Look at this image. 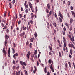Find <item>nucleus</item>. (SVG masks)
<instances>
[{"label":"nucleus","instance_id":"1","mask_svg":"<svg viewBox=\"0 0 75 75\" xmlns=\"http://www.w3.org/2000/svg\"><path fill=\"white\" fill-rule=\"evenodd\" d=\"M30 52L29 51L28 52L26 55V57L28 59H29V58H30Z\"/></svg>","mask_w":75,"mask_h":75},{"label":"nucleus","instance_id":"2","mask_svg":"<svg viewBox=\"0 0 75 75\" xmlns=\"http://www.w3.org/2000/svg\"><path fill=\"white\" fill-rule=\"evenodd\" d=\"M17 56H18V54L17 53H16L14 54L13 57L15 59H16V57H17Z\"/></svg>","mask_w":75,"mask_h":75},{"label":"nucleus","instance_id":"3","mask_svg":"<svg viewBox=\"0 0 75 75\" xmlns=\"http://www.w3.org/2000/svg\"><path fill=\"white\" fill-rule=\"evenodd\" d=\"M29 6L30 8L32 10V8H33V5H32V4H31L30 2L29 3Z\"/></svg>","mask_w":75,"mask_h":75},{"label":"nucleus","instance_id":"4","mask_svg":"<svg viewBox=\"0 0 75 75\" xmlns=\"http://www.w3.org/2000/svg\"><path fill=\"white\" fill-rule=\"evenodd\" d=\"M69 47H70V48H72V47H74V45H73V44H69Z\"/></svg>","mask_w":75,"mask_h":75},{"label":"nucleus","instance_id":"5","mask_svg":"<svg viewBox=\"0 0 75 75\" xmlns=\"http://www.w3.org/2000/svg\"><path fill=\"white\" fill-rule=\"evenodd\" d=\"M2 52L3 53L5 56H6V55H7V52H6V50L3 51H2Z\"/></svg>","mask_w":75,"mask_h":75},{"label":"nucleus","instance_id":"6","mask_svg":"<svg viewBox=\"0 0 75 75\" xmlns=\"http://www.w3.org/2000/svg\"><path fill=\"white\" fill-rule=\"evenodd\" d=\"M34 68L35 69V70L33 71V73L34 74H35V72H36V71H37V68H36V67H35V66H34Z\"/></svg>","mask_w":75,"mask_h":75},{"label":"nucleus","instance_id":"7","mask_svg":"<svg viewBox=\"0 0 75 75\" xmlns=\"http://www.w3.org/2000/svg\"><path fill=\"white\" fill-rule=\"evenodd\" d=\"M24 25H23L22 26V28L23 29V31H25V30H26V29H27V27H24Z\"/></svg>","mask_w":75,"mask_h":75},{"label":"nucleus","instance_id":"8","mask_svg":"<svg viewBox=\"0 0 75 75\" xmlns=\"http://www.w3.org/2000/svg\"><path fill=\"white\" fill-rule=\"evenodd\" d=\"M50 4L49 3L47 4V7L48 9H50Z\"/></svg>","mask_w":75,"mask_h":75},{"label":"nucleus","instance_id":"9","mask_svg":"<svg viewBox=\"0 0 75 75\" xmlns=\"http://www.w3.org/2000/svg\"><path fill=\"white\" fill-rule=\"evenodd\" d=\"M25 35V32H23L22 33L20 34V36H21V37H23V35Z\"/></svg>","mask_w":75,"mask_h":75},{"label":"nucleus","instance_id":"10","mask_svg":"<svg viewBox=\"0 0 75 75\" xmlns=\"http://www.w3.org/2000/svg\"><path fill=\"white\" fill-rule=\"evenodd\" d=\"M49 48L50 50V52H52V47H51V46H49Z\"/></svg>","mask_w":75,"mask_h":75},{"label":"nucleus","instance_id":"11","mask_svg":"<svg viewBox=\"0 0 75 75\" xmlns=\"http://www.w3.org/2000/svg\"><path fill=\"white\" fill-rule=\"evenodd\" d=\"M71 13H72V15L74 17H75V12H74V11H71Z\"/></svg>","mask_w":75,"mask_h":75},{"label":"nucleus","instance_id":"12","mask_svg":"<svg viewBox=\"0 0 75 75\" xmlns=\"http://www.w3.org/2000/svg\"><path fill=\"white\" fill-rule=\"evenodd\" d=\"M44 72H45V73L47 72V67H45L44 68Z\"/></svg>","mask_w":75,"mask_h":75},{"label":"nucleus","instance_id":"13","mask_svg":"<svg viewBox=\"0 0 75 75\" xmlns=\"http://www.w3.org/2000/svg\"><path fill=\"white\" fill-rule=\"evenodd\" d=\"M7 40H5V44L4 45L6 46L7 45Z\"/></svg>","mask_w":75,"mask_h":75},{"label":"nucleus","instance_id":"14","mask_svg":"<svg viewBox=\"0 0 75 75\" xmlns=\"http://www.w3.org/2000/svg\"><path fill=\"white\" fill-rule=\"evenodd\" d=\"M63 39L64 40L63 41V42H66V39H65V37H63Z\"/></svg>","mask_w":75,"mask_h":75},{"label":"nucleus","instance_id":"15","mask_svg":"<svg viewBox=\"0 0 75 75\" xmlns=\"http://www.w3.org/2000/svg\"><path fill=\"white\" fill-rule=\"evenodd\" d=\"M33 39H34V38L33 37V38H32L30 39V41L31 42H33Z\"/></svg>","mask_w":75,"mask_h":75},{"label":"nucleus","instance_id":"16","mask_svg":"<svg viewBox=\"0 0 75 75\" xmlns=\"http://www.w3.org/2000/svg\"><path fill=\"white\" fill-rule=\"evenodd\" d=\"M5 37L6 39V40H8V35H6L5 36Z\"/></svg>","mask_w":75,"mask_h":75},{"label":"nucleus","instance_id":"17","mask_svg":"<svg viewBox=\"0 0 75 75\" xmlns=\"http://www.w3.org/2000/svg\"><path fill=\"white\" fill-rule=\"evenodd\" d=\"M68 64H69V66L70 67V68H71V63L70 61L68 62Z\"/></svg>","mask_w":75,"mask_h":75},{"label":"nucleus","instance_id":"18","mask_svg":"<svg viewBox=\"0 0 75 75\" xmlns=\"http://www.w3.org/2000/svg\"><path fill=\"white\" fill-rule=\"evenodd\" d=\"M74 21V20H73V19H72V18H71L70 19V22L71 24V23H72V21Z\"/></svg>","mask_w":75,"mask_h":75},{"label":"nucleus","instance_id":"19","mask_svg":"<svg viewBox=\"0 0 75 75\" xmlns=\"http://www.w3.org/2000/svg\"><path fill=\"white\" fill-rule=\"evenodd\" d=\"M69 30L70 31H72V26H70V28H69Z\"/></svg>","mask_w":75,"mask_h":75},{"label":"nucleus","instance_id":"20","mask_svg":"<svg viewBox=\"0 0 75 75\" xmlns=\"http://www.w3.org/2000/svg\"><path fill=\"white\" fill-rule=\"evenodd\" d=\"M16 75H20V71H18V73L17 72H16Z\"/></svg>","mask_w":75,"mask_h":75},{"label":"nucleus","instance_id":"21","mask_svg":"<svg viewBox=\"0 0 75 75\" xmlns=\"http://www.w3.org/2000/svg\"><path fill=\"white\" fill-rule=\"evenodd\" d=\"M26 46H28L29 45V42H28V41H27L26 42Z\"/></svg>","mask_w":75,"mask_h":75},{"label":"nucleus","instance_id":"22","mask_svg":"<svg viewBox=\"0 0 75 75\" xmlns=\"http://www.w3.org/2000/svg\"><path fill=\"white\" fill-rule=\"evenodd\" d=\"M70 54L71 55H72V49H70Z\"/></svg>","mask_w":75,"mask_h":75},{"label":"nucleus","instance_id":"23","mask_svg":"<svg viewBox=\"0 0 75 75\" xmlns=\"http://www.w3.org/2000/svg\"><path fill=\"white\" fill-rule=\"evenodd\" d=\"M10 51H8V56L9 58H10Z\"/></svg>","mask_w":75,"mask_h":75},{"label":"nucleus","instance_id":"24","mask_svg":"<svg viewBox=\"0 0 75 75\" xmlns=\"http://www.w3.org/2000/svg\"><path fill=\"white\" fill-rule=\"evenodd\" d=\"M59 55L61 58L62 57V56H61V52H60L59 51Z\"/></svg>","mask_w":75,"mask_h":75},{"label":"nucleus","instance_id":"25","mask_svg":"<svg viewBox=\"0 0 75 75\" xmlns=\"http://www.w3.org/2000/svg\"><path fill=\"white\" fill-rule=\"evenodd\" d=\"M12 50L13 53L14 54V53H15V50H14V49L13 48H12Z\"/></svg>","mask_w":75,"mask_h":75},{"label":"nucleus","instance_id":"26","mask_svg":"<svg viewBox=\"0 0 75 75\" xmlns=\"http://www.w3.org/2000/svg\"><path fill=\"white\" fill-rule=\"evenodd\" d=\"M67 2H68L67 5H68V6H69L71 4V2H70V1H68Z\"/></svg>","mask_w":75,"mask_h":75},{"label":"nucleus","instance_id":"27","mask_svg":"<svg viewBox=\"0 0 75 75\" xmlns=\"http://www.w3.org/2000/svg\"><path fill=\"white\" fill-rule=\"evenodd\" d=\"M23 17V15L22 14H19V18H21Z\"/></svg>","mask_w":75,"mask_h":75},{"label":"nucleus","instance_id":"28","mask_svg":"<svg viewBox=\"0 0 75 75\" xmlns=\"http://www.w3.org/2000/svg\"><path fill=\"white\" fill-rule=\"evenodd\" d=\"M53 24L55 27H57V23H56V22H54V24L53 23Z\"/></svg>","mask_w":75,"mask_h":75},{"label":"nucleus","instance_id":"29","mask_svg":"<svg viewBox=\"0 0 75 75\" xmlns=\"http://www.w3.org/2000/svg\"><path fill=\"white\" fill-rule=\"evenodd\" d=\"M9 4V6H9L10 8H12V6H11V3L10 2Z\"/></svg>","mask_w":75,"mask_h":75},{"label":"nucleus","instance_id":"30","mask_svg":"<svg viewBox=\"0 0 75 75\" xmlns=\"http://www.w3.org/2000/svg\"><path fill=\"white\" fill-rule=\"evenodd\" d=\"M52 62V60L51 59H49L48 61V63H49V64H51Z\"/></svg>","mask_w":75,"mask_h":75},{"label":"nucleus","instance_id":"31","mask_svg":"<svg viewBox=\"0 0 75 75\" xmlns=\"http://www.w3.org/2000/svg\"><path fill=\"white\" fill-rule=\"evenodd\" d=\"M16 2V0H13V1H12V4L13 5H14V4Z\"/></svg>","mask_w":75,"mask_h":75},{"label":"nucleus","instance_id":"32","mask_svg":"<svg viewBox=\"0 0 75 75\" xmlns=\"http://www.w3.org/2000/svg\"><path fill=\"white\" fill-rule=\"evenodd\" d=\"M29 47H30V48H32V43H30V44Z\"/></svg>","mask_w":75,"mask_h":75},{"label":"nucleus","instance_id":"33","mask_svg":"<svg viewBox=\"0 0 75 75\" xmlns=\"http://www.w3.org/2000/svg\"><path fill=\"white\" fill-rule=\"evenodd\" d=\"M46 12L47 13H49V10H48V9L47 8L46 9Z\"/></svg>","mask_w":75,"mask_h":75},{"label":"nucleus","instance_id":"34","mask_svg":"<svg viewBox=\"0 0 75 75\" xmlns=\"http://www.w3.org/2000/svg\"><path fill=\"white\" fill-rule=\"evenodd\" d=\"M69 37L70 38L71 41H72V36H71V35H69Z\"/></svg>","mask_w":75,"mask_h":75},{"label":"nucleus","instance_id":"35","mask_svg":"<svg viewBox=\"0 0 75 75\" xmlns=\"http://www.w3.org/2000/svg\"><path fill=\"white\" fill-rule=\"evenodd\" d=\"M27 4V1H26L25 2L24 5L25 6V7H26V4Z\"/></svg>","mask_w":75,"mask_h":75},{"label":"nucleus","instance_id":"36","mask_svg":"<svg viewBox=\"0 0 75 75\" xmlns=\"http://www.w3.org/2000/svg\"><path fill=\"white\" fill-rule=\"evenodd\" d=\"M50 69H52L53 67H52V64H51L50 66Z\"/></svg>","mask_w":75,"mask_h":75},{"label":"nucleus","instance_id":"37","mask_svg":"<svg viewBox=\"0 0 75 75\" xmlns=\"http://www.w3.org/2000/svg\"><path fill=\"white\" fill-rule=\"evenodd\" d=\"M33 17H34V14L33 13H31V18H32Z\"/></svg>","mask_w":75,"mask_h":75},{"label":"nucleus","instance_id":"38","mask_svg":"<svg viewBox=\"0 0 75 75\" xmlns=\"http://www.w3.org/2000/svg\"><path fill=\"white\" fill-rule=\"evenodd\" d=\"M65 25L67 27H68V28H69V26H68V24L67 23H65Z\"/></svg>","mask_w":75,"mask_h":75},{"label":"nucleus","instance_id":"39","mask_svg":"<svg viewBox=\"0 0 75 75\" xmlns=\"http://www.w3.org/2000/svg\"><path fill=\"white\" fill-rule=\"evenodd\" d=\"M49 14H50L51 15V14H52V11H50L49 12Z\"/></svg>","mask_w":75,"mask_h":75},{"label":"nucleus","instance_id":"40","mask_svg":"<svg viewBox=\"0 0 75 75\" xmlns=\"http://www.w3.org/2000/svg\"><path fill=\"white\" fill-rule=\"evenodd\" d=\"M63 29L64 30V31H66V28H65V27H64V28H63Z\"/></svg>","mask_w":75,"mask_h":75},{"label":"nucleus","instance_id":"41","mask_svg":"<svg viewBox=\"0 0 75 75\" xmlns=\"http://www.w3.org/2000/svg\"><path fill=\"white\" fill-rule=\"evenodd\" d=\"M34 35H35V37H36V38L37 37V36H38V35L36 33L34 34Z\"/></svg>","mask_w":75,"mask_h":75},{"label":"nucleus","instance_id":"42","mask_svg":"<svg viewBox=\"0 0 75 75\" xmlns=\"http://www.w3.org/2000/svg\"><path fill=\"white\" fill-rule=\"evenodd\" d=\"M47 28H49V23L48 22H47Z\"/></svg>","mask_w":75,"mask_h":75},{"label":"nucleus","instance_id":"43","mask_svg":"<svg viewBox=\"0 0 75 75\" xmlns=\"http://www.w3.org/2000/svg\"><path fill=\"white\" fill-rule=\"evenodd\" d=\"M65 66L66 67V68H67V69H68V65H67V63H66V64H65Z\"/></svg>","mask_w":75,"mask_h":75},{"label":"nucleus","instance_id":"44","mask_svg":"<svg viewBox=\"0 0 75 75\" xmlns=\"http://www.w3.org/2000/svg\"><path fill=\"white\" fill-rule=\"evenodd\" d=\"M64 48H65L66 47V42H64Z\"/></svg>","mask_w":75,"mask_h":75},{"label":"nucleus","instance_id":"45","mask_svg":"<svg viewBox=\"0 0 75 75\" xmlns=\"http://www.w3.org/2000/svg\"><path fill=\"white\" fill-rule=\"evenodd\" d=\"M54 42H56V38L55 37H54Z\"/></svg>","mask_w":75,"mask_h":75},{"label":"nucleus","instance_id":"46","mask_svg":"<svg viewBox=\"0 0 75 75\" xmlns=\"http://www.w3.org/2000/svg\"><path fill=\"white\" fill-rule=\"evenodd\" d=\"M20 63L21 65H23V62L20 61Z\"/></svg>","mask_w":75,"mask_h":75},{"label":"nucleus","instance_id":"47","mask_svg":"<svg viewBox=\"0 0 75 75\" xmlns=\"http://www.w3.org/2000/svg\"><path fill=\"white\" fill-rule=\"evenodd\" d=\"M23 65H25V66H26V65H27V64H26V63H25V62H24Z\"/></svg>","mask_w":75,"mask_h":75},{"label":"nucleus","instance_id":"48","mask_svg":"<svg viewBox=\"0 0 75 75\" xmlns=\"http://www.w3.org/2000/svg\"><path fill=\"white\" fill-rule=\"evenodd\" d=\"M60 15V17H61V18H62V19L63 18L62 15H62Z\"/></svg>","mask_w":75,"mask_h":75},{"label":"nucleus","instance_id":"49","mask_svg":"<svg viewBox=\"0 0 75 75\" xmlns=\"http://www.w3.org/2000/svg\"><path fill=\"white\" fill-rule=\"evenodd\" d=\"M59 20H60V23H61V22H62V19H61V18H59Z\"/></svg>","mask_w":75,"mask_h":75},{"label":"nucleus","instance_id":"50","mask_svg":"<svg viewBox=\"0 0 75 75\" xmlns=\"http://www.w3.org/2000/svg\"><path fill=\"white\" fill-rule=\"evenodd\" d=\"M50 24L51 28H53V26H52V24H51V23H50Z\"/></svg>","mask_w":75,"mask_h":75},{"label":"nucleus","instance_id":"51","mask_svg":"<svg viewBox=\"0 0 75 75\" xmlns=\"http://www.w3.org/2000/svg\"><path fill=\"white\" fill-rule=\"evenodd\" d=\"M70 9H71V10H73V7L72 6H71L70 7Z\"/></svg>","mask_w":75,"mask_h":75},{"label":"nucleus","instance_id":"52","mask_svg":"<svg viewBox=\"0 0 75 75\" xmlns=\"http://www.w3.org/2000/svg\"><path fill=\"white\" fill-rule=\"evenodd\" d=\"M69 57L71 59L72 58V56L70 54H69Z\"/></svg>","mask_w":75,"mask_h":75},{"label":"nucleus","instance_id":"53","mask_svg":"<svg viewBox=\"0 0 75 75\" xmlns=\"http://www.w3.org/2000/svg\"><path fill=\"white\" fill-rule=\"evenodd\" d=\"M49 55H52V53L51 52H49Z\"/></svg>","mask_w":75,"mask_h":75},{"label":"nucleus","instance_id":"54","mask_svg":"<svg viewBox=\"0 0 75 75\" xmlns=\"http://www.w3.org/2000/svg\"><path fill=\"white\" fill-rule=\"evenodd\" d=\"M59 15H62V14H61V11H59Z\"/></svg>","mask_w":75,"mask_h":75},{"label":"nucleus","instance_id":"55","mask_svg":"<svg viewBox=\"0 0 75 75\" xmlns=\"http://www.w3.org/2000/svg\"><path fill=\"white\" fill-rule=\"evenodd\" d=\"M47 17H49V16H51V15H50L49 14H47Z\"/></svg>","mask_w":75,"mask_h":75},{"label":"nucleus","instance_id":"56","mask_svg":"<svg viewBox=\"0 0 75 75\" xmlns=\"http://www.w3.org/2000/svg\"><path fill=\"white\" fill-rule=\"evenodd\" d=\"M51 70H52V72H54V69L53 68L51 69Z\"/></svg>","mask_w":75,"mask_h":75},{"label":"nucleus","instance_id":"57","mask_svg":"<svg viewBox=\"0 0 75 75\" xmlns=\"http://www.w3.org/2000/svg\"><path fill=\"white\" fill-rule=\"evenodd\" d=\"M37 66H39V62L38 61L37 62Z\"/></svg>","mask_w":75,"mask_h":75},{"label":"nucleus","instance_id":"58","mask_svg":"<svg viewBox=\"0 0 75 75\" xmlns=\"http://www.w3.org/2000/svg\"><path fill=\"white\" fill-rule=\"evenodd\" d=\"M37 11H38V8L36 7V13H37Z\"/></svg>","mask_w":75,"mask_h":75},{"label":"nucleus","instance_id":"59","mask_svg":"<svg viewBox=\"0 0 75 75\" xmlns=\"http://www.w3.org/2000/svg\"><path fill=\"white\" fill-rule=\"evenodd\" d=\"M13 70L15 69H16V67L13 66Z\"/></svg>","mask_w":75,"mask_h":75},{"label":"nucleus","instance_id":"60","mask_svg":"<svg viewBox=\"0 0 75 75\" xmlns=\"http://www.w3.org/2000/svg\"><path fill=\"white\" fill-rule=\"evenodd\" d=\"M62 33L63 35H65V33L64 32H62Z\"/></svg>","mask_w":75,"mask_h":75},{"label":"nucleus","instance_id":"61","mask_svg":"<svg viewBox=\"0 0 75 75\" xmlns=\"http://www.w3.org/2000/svg\"><path fill=\"white\" fill-rule=\"evenodd\" d=\"M21 23V21L20 20L19 21L18 23V24H20Z\"/></svg>","mask_w":75,"mask_h":75},{"label":"nucleus","instance_id":"62","mask_svg":"<svg viewBox=\"0 0 75 75\" xmlns=\"http://www.w3.org/2000/svg\"><path fill=\"white\" fill-rule=\"evenodd\" d=\"M2 22H4V23H6V21L5 20H4V19H3L2 21Z\"/></svg>","mask_w":75,"mask_h":75},{"label":"nucleus","instance_id":"63","mask_svg":"<svg viewBox=\"0 0 75 75\" xmlns=\"http://www.w3.org/2000/svg\"><path fill=\"white\" fill-rule=\"evenodd\" d=\"M1 25H2V27H4V25L3 23H1Z\"/></svg>","mask_w":75,"mask_h":75},{"label":"nucleus","instance_id":"64","mask_svg":"<svg viewBox=\"0 0 75 75\" xmlns=\"http://www.w3.org/2000/svg\"><path fill=\"white\" fill-rule=\"evenodd\" d=\"M13 75H16V73H15V72H14L13 73Z\"/></svg>","mask_w":75,"mask_h":75}]
</instances>
